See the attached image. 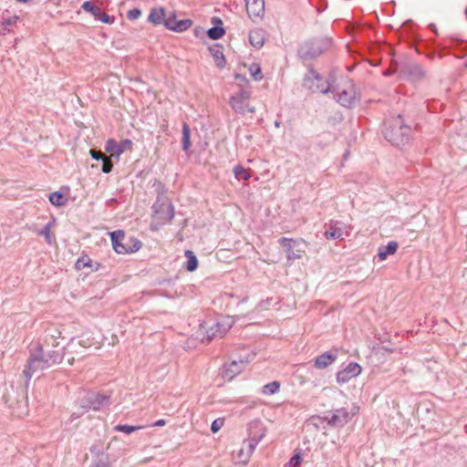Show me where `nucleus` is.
<instances>
[{
	"mask_svg": "<svg viewBox=\"0 0 467 467\" xmlns=\"http://www.w3.org/2000/svg\"><path fill=\"white\" fill-rule=\"evenodd\" d=\"M49 202L57 207L63 206L67 202V197L61 192H54L49 194Z\"/></svg>",
	"mask_w": 467,
	"mask_h": 467,
	"instance_id": "cd10ccee",
	"label": "nucleus"
},
{
	"mask_svg": "<svg viewBox=\"0 0 467 467\" xmlns=\"http://www.w3.org/2000/svg\"><path fill=\"white\" fill-rule=\"evenodd\" d=\"M112 247L117 254H132L139 251L141 242L133 236L127 237L123 230H117L109 234Z\"/></svg>",
	"mask_w": 467,
	"mask_h": 467,
	"instance_id": "423d86ee",
	"label": "nucleus"
},
{
	"mask_svg": "<svg viewBox=\"0 0 467 467\" xmlns=\"http://www.w3.org/2000/svg\"><path fill=\"white\" fill-rule=\"evenodd\" d=\"M430 27L433 28L435 31H436V27H435V25H430Z\"/></svg>",
	"mask_w": 467,
	"mask_h": 467,
	"instance_id": "e2e57ef3",
	"label": "nucleus"
},
{
	"mask_svg": "<svg viewBox=\"0 0 467 467\" xmlns=\"http://www.w3.org/2000/svg\"><path fill=\"white\" fill-rule=\"evenodd\" d=\"M280 382L274 380L270 383L265 384L262 389V393L265 395H273L279 391Z\"/></svg>",
	"mask_w": 467,
	"mask_h": 467,
	"instance_id": "473e14b6",
	"label": "nucleus"
},
{
	"mask_svg": "<svg viewBox=\"0 0 467 467\" xmlns=\"http://www.w3.org/2000/svg\"><path fill=\"white\" fill-rule=\"evenodd\" d=\"M452 42H455L456 45H462V43H461L460 41H458L457 39L456 40H452Z\"/></svg>",
	"mask_w": 467,
	"mask_h": 467,
	"instance_id": "bf43d9fd",
	"label": "nucleus"
},
{
	"mask_svg": "<svg viewBox=\"0 0 467 467\" xmlns=\"http://www.w3.org/2000/svg\"><path fill=\"white\" fill-rule=\"evenodd\" d=\"M49 340L51 341V349L48 348L50 344L47 340H46V345L36 342L29 348V358L23 370L26 384L36 371L43 370L62 361L65 355L64 348L58 347V343L56 342L53 336L49 337Z\"/></svg>",
	"mask_w": 467,
	"mask_h": 467,
	"instance_id": "f257e3e1",
	"label": "nucleus"
},
{
	"mask_svg": "<svg viewBox=\"0 0 467 467\" xmlns=\"http://www.w3.org/2000/svg\"><path fill=\"white\" fill-rule=\"evenodd\" d=\"M8 26H3L2 25V28H0V30L3 32V34H5V32L7 30V27Z\"/></svg>",
	"mask_w": 467,
	"mask_h": 467,
	"instance_id": "4d7b16f0",
	"label": "nucleus"
},
{
	"mask_svg": "<svg viewBox=\"0 0 467 467\" xmlns=\"http://www.w3.org/2000/svg\"><path fill=\"white\" fill-rule=\"evenodd\" d=\"M224 424V419L223 418H218L214 420L211 425V431L213 433L218 432Z\"/></svg>",
	"mask_w": 467,
	"mask_h": 467,
	"instance_id": "a19ab883",
	"label": "nucleus"
},
{
	"mask_svg": "<svg viewBox=\"0 0 467 467\" xmlns=\"http://www.w3.org/2000/svg\"><path fill=\"white\" fill-rule=\"evenodd\" d=\"M228 329L229 327H226L223 324L210 319L200 325L199 334L202 337V341L206 340L207 342H211L216 337H223Z\"/></svg>",
	"mask_w": 467,
	"mask_h": 467,
	"instance_id": "9d476101",
	"label": "nucleus"
},
{
	"mask_svg": "<svg viewBox=\"0 0 467 467\" xmlns=\"http://www.w3.org/2000/svg\"><path fill=\"white\" fill-rule=\"evenodd\" d=\"M261 433H264L265 434V429L264 427L262 426V431H259L258 429H254V435H256V436H259Z\"/></svg>",
	"mask_w": 467,
	"mask_h": 467,
	"instance_id": "864d4df0",
	"label": "nucleus"
},
{
	"mask_svg": "<svg viewBox=\"0 0 467 467\" xmlns=\"http://www.w3.org/2000/svg\"><path fill=\"white\" fill-rule=\"evenodd\" d=\"M248 38H249V42L250 44L259 49L261 48L264 44H265V31L262 28H254V29H252L250 32H249V36H248Z\"/></svg>",
	"mask_w": 467,
	"mask_h": 467,
	"instance_id": "5701e85b",
	"label": "nucleus"
},
{
	"mask_svg": "<svg viewBox=\"0 0 467 467\" xmlns=\"http://www.w3.org/2000/svg\"><path fill=\"white\" fill-rule=\"evenodd\" d=\"M403 78L411 82L421 81L426 78V70L417 63H407L400 67Z\"/></svg>",
	"mask_w": 467,
	"mask_h": 467,
	"instance_id": "ddd939ff",
	"label": "nucleus"
},
{
	"mask_svg": "<svg viewBox=\"0 0 467 467\" xmlns=\"http://www.w3.org/2000/svg\"><path fill=\"white\" fill-rule=\"evenodd\" d=\"M90 452L93 454V455H96L97 458H100V457H105L106 455L104 454V451L102 450V447L100 445H98V444H94L90 447L89 449Z\"/></svg>",
	"mask_w": 467,
	"mask_h": 467,
	"instance_id": "c03bdc74",
	"label": "nucleus"
},
{
	"mask_svg": "<svg viewBox=\"0 0 467 467\" xmlns=\"http://www.w3.org/2000/svg\"><path fill=\"white\" fill-rule=\"evenodd\" d=\"M82 9L85 12L91 14L96 19L99 20L104 24L111 25L115 18L106 13H103L98 5H95L91 1H85L82 5Z\"/></svg>",
	"mask_w": 467,
	"mask_h": 467,
	"instance_id": "2eb2a0df",
	"label": "nucleus"
},
{
	"mask_svg": "<svg viewBox=\"0 0 467 467\" xmlns=\"http://www.w3.org/2000/svg\"><path fill=\"white\" fill-rule=\"evenodd\" d=\"M53 225V222H49L47 223L40 231L37 232V234L40 236H44L46 242L50 244L52 243V236L50 233V229Z\"/></svg>",
	"mask_w": 467,
	"mask_h": 467,
	"instance_id": "c9c22d12",
	"label": "nucleus"
},
{
	"mask_svg": "<svg viewBox=\"0 0 467 467\" xmlns=\"http://www.w3.org/2000/svg\"><path fill=\"white\" fill-rule=\"evenodd\" d=\"M411 21L410 20H408V21H405V23L403 24V26H407L409 23H410Z\"/></svg>",
	"mask_w": 467,
	"mask_h": 467,
	"instance_id": "680f3d73",
	"label": "nucleus"
},
{
	"mask_svg": "<svg viewBox=\"0 0 467 467\" xmlns=\"http://www.w3.org/2000/svg\"><path fill=\"white\" fill-rule=\"evenodd\" d=\"M141 16V10L139 8H133L128 11L127 17L130 20H136Z\"/></svg>",
	"mask_w": 467,
	"mask_h": 467,
	"instance_id": "a18cd8bd",
	"label": "nucleus"
},
{
	"mask_svg": "<svg viewBox=\"0 0 467 467\" xmlns=\"http://www.w3.org/2000/svg\"><path fill=\"white\" fill-rule=\"evenodd\" d=\"M166 424V421L165 420H158L157 421H155L152 426H156V427H161V426H164Z\"/></svg>",
	"mask_w": 467,
	"mask_h": 467,
	"instance_id": "3c124183",
	"label": "nucleus"
},
{
	"mask_svg": "<svg viewBox=\"0 0 467 467\" xmlns=\"http://www.w3.org/2000/svg\"><path fill=\"white\" fill-rule=\"evenodd\" d=\"M192 25V19H182L177 20L175 12H171L167 16V21L165 23V27L169 30L174 32H184L188 28H190Z\"/></svg>",
	"mask_w": 467,
	"mask_h": 467,
	"instance_id": "dca6fc26",
	"label": "nucleus"
},
{
	"mask_svg": "<svg viewBox=\"0 0 467 467\" xmlns=\"http://www.w3.org/2000/svg\"><path fill=\"white\" fill-rule=\"evenodd\" d=\"M411 133V126L405 122L401 114L386 123L383 130L384 138L398 148L410 143Z\"/></svg>",
	"mask_w": 467,
	"mask_h": 467,
	"instance_id": "f03ea898",
	"label": "nucleus"
},
{
	"mask_svg": "<svg viewBox=\"0 0 467 467\" xmlns=\"http://www.w3.org/2000/svg\"><path fill=\"white\" fill-rule=\"evenodd\" d=\"M399 247V244L395 241H390L387 245H381L378 250V257L380 261L385 260L388 255L394 254Z\"/></svg>",
	"mask_w": 467,
	"mask_h": 467,
	"instance_id": "b1692460",
	"label": "nucleus"
},
{
	"mask_svg": "<svg viewBox=\"0 0 467 467\" xmlns=\"http://www.w3.org/2000/svg\"><path fill=\"white\" fill-rule=\"evenodd\" d=\"M67 361H68V363H69L70 365H72V364H73V361H74V358H68V359H67Z\"/></svg>",
	"mask_w": 467,
	"mask_h": 467,
	"instance_id": "13d9d810",
	"label": "nucleus"
},
{
	"mask_svg": "<svg viewBox=\"0 0 467 467\" xmlns=\"http://www.w3.org/2000/svg\"><path fill=\"white\" fill-rule=\"evenodd\" d=\"M462 52H463V53L467 54V48H466V47H462Z\"/></svg>",
	"mask_w": 467,
	"mask_h": 467,
	"instance_id": "052dcab7",
	"label": "nucleus"
},
{
	"mask_svg": "<svg viewBox=\"0 0 467 467\" xmlns=\"http://www.w3.org/2000/svg\"><path fill=\"white\" fill-rule=\"evenodd\" d=\"M258 429L262 431V423L260 420H252L248 424V439L244 440L242 447L238 451L237 457L239 459L240 463H247L252 453L254 452L255 447L258 442L263 439L264 433H261L259 436L254 435V430Z\"/></svg>",
	"mask_w": 467,
	"mask_h": 467,
	"instance_id": "39448f33",
	"label": "nucleus"
},
{
	"mask_svg": "<svg viewBox=\"0 0 467 467\" xmlns=\"http://www.w3.org/2000/svg\"><path fill=\"white\" fill-rule=\"evenodd\" d=\"M89 154L90 157L96 161H102L105 157H107L105 153H103L100 150L97 149H91L89 150Z\"/></svg>",
	"mask_w": 467,
	"mask_h": 467,
	"instance_id": "37998d69",
	"label": "nucleus"
},
{
	"mask_svg": "<svg viewBox=\"0 0 467 467\" xmlns=\"http://www.w3.org/2000/svg\"><path fill=\"white\" fill-rule=\"evenodd\" d=\"M322 84H325L323 79H322V82H317V80H314V86H317V85L320 86Z\"/></svg>",
	"mask_w": 467,
	"mask_h": 467,
	"instance_id": "6e6d98bb",
	"label": "nucleus"
},
{
	"mask_svg": "<svg viewBox=\"0 0 467 467\" xmlns=\"http://www.w3.org/2000/svg\"><path fill=\"white\" fill-rule=\"evenodd\" d=\"M335 98L337 101L345 108H353L356 104V92L354 90V85L351 81H348V88L336 89Z\"/></svg>",
	"mask_w": 467,
	"mask_h": 467,
	"instance_id": "f8f14e48",
	"label": "nucleus"
},
{
	"mask_svg": "<svg viewBox=\"0 0 467 467\" xmlns=\"http://www.w3.org/2000/svg\"><path fill=\"white\" fill-rule=\"evenodd\" d=\"M215 65L219 68H223L226 65V59L223 55V47L221 44H213L208 47Z\"/></svg>",
	"mask_w": 467,
	"mask_h": 467,
	"instance_id": "412c9836",
	"label": "nucleus"
},
{
	"mask_svg": "<svg viewBox=\"0 0 467 467\" xmlns=\"http://www.w3.org/2000/svg\"><path fill=\"white\" fill-rule=\"evenodd\" d=\"M330 42L326 38L309 39L298 47V57L303 60L315 59L325 52Z\"/></svg>",
	"mask_w": 467,
	"mask_h": 467,
	"instance_id": "0eeeda50",
	"label": "nucleus"
},
{
	"mask_svg": "<svg viewBox=\"0 0 467 467\" xmlns=\"http://www.w3.org/2000/svg\"><path fill=\"white\" fill-rule=\"evenodd\" d=\"M101 161H102L101 171L104 173H109L112 171L113 165H114L112 161L109 158L105 157Z\"/></svg>",
	"mask_w": 467,
	"mask_h": 467,
	"instance_id": "ea45409f",
	"label": "nucleus"
},
{
	"mask_svg": "<svg viewBox=\"0 0 467 467\" xmlns=\"http://www.w3.org/2000/svg\"><path fill=\"white\" fill-rule=\"evenodd\" d=\"M211 23L213 27L207 30V36L212 40L221 39L226 33L222 18L219 16H213L211 18Z\"/></svg>",
	"mask_w": 467,
	"mask_h": 467,
	"instance_id": "6ab92c4d",
	"label": "nucleus"
},
{
	"mask_svg": "<svg viewBox=\"0 0 467 467\" xmlns=\"http://www.w3.org/2000/svg\"><path fill=\"white\" fill-rule=\"evenodd\" d=\"M246 112L254 113L255 112L254 107H249V105L247 104Z\"/></svg>",
	"mask_w": 467,
	"mask_h": 467,
	"instance_id": "5fc2aeb1",
	"label": "nucleus"
},
{
	"mask_svg": "<svg viewBox=\"0 0 467 467\" xmlns=\"http://www.w3.org/2000/svg\"><path fill=\"white\" fill-rule=\"evenodd\" d=\"M110 396L99 392L88 391L81 400L80 407L86 411L99 410L110 405Z\"/></svg>",
	"mask_w": 467,
	"mask_h": 467,
	"instance_id": "9b49d317",
	"label": "nucleus"
},
{
	"mask_svg": "<svg viewBox=\"0 0 467 467\" xmlns=\"http://www.w3.org/2000/svg\"><path fill=\"white\" fill-rule=\"evenodd\" d=\"M234 96H236L240 99H243L246 101H249V99L251 98V91L248 89H245L244 88H241L239 92L237 94H235Z\"/></svg>",
	"mask_w": 467,
	"mask_h": 467,
	"instance_id": "de8ad7c7",
	"label": "nucleus"
},
{
	"mask_svg": "<svg viewBox=\"0 0 467 467\" xmlns=\"http://www.w3.org/2000/svg\"><path fill=\"white\" fill-rule=\"evenodd\" d=\"M337 358V350H329L318 355L314 359V367L317 369L327 368L329 365L334 363Z\"/></svg>",
	"mask_w": 467,
	"mask_h": 467,
	"instance_id": "a211bd4d",
	"label": "nucleus"
},
{
	"mask_svg": "<svg viewBox=\"0 0 467 467\" xmlns=\"http://www.w3.org/2000/svg\"><path fill=\"white\" fill-rule=\"evenodd\" d=\"M322 76L316 71L314 68H309L308 72L306 74L303 79V87L313 93L321 92L322 94H327L329 92L334 93L336 89L338 88L336 86V74L335 72H330L324 81L325 84L320 86H314V80L317 82H322Z\"/></svg>",
	"mask_w": 467,
	"mask_h": 467,
	"instance_id": "20e7f679",
	"label": "nucleus"
},
{
	"mask_svg": "<svg viewBox=\"0 0 467 467\" xmlns=\"http://www.w3.org/2000/svg\"><path fill=\"white\" fill-rule=\"evenodd\" d=\"M248 362L247 358H240L239 360H233L231 363L223 365L221 372L222 377L228 381L232 380L244 369Z\"/></svg>",
	"mask_w": 467,
	"mask_h": 467,
	"instance_id": "4468645a",
	"label": "nucleus"
},
{
	"mask_svg": "<svg viewBox=\"0 0 467 467\" xmlns=\"http://www.w3.org/2000/svg\"><path fill=\"white\" fill-rule=\"evenodd\" d=\"M278 244L284 249L286 258L289 261H294L296 259L302 258L303 254L306 253V248L307 246L306 242L302 239H293L287 237H281L278 240Z\"/></svg>",
	"mask_w": 467,
	"mask_h": 467,
	"instance_id": "1a4fd4ad",
	"label": "nucleus"
},
{
	"mask_svg": "<svg viewBox=\"0 0 467 467\" xmlns=\"http://www.w3.org/2000/svg\"><path fill=\"white\" fill-rule=\"evenodd\" d=\"M433 56L434 55L432 53L431 54H428V57H433Z\"/></svg>",
	"mask_w": 467,
	"mask_h": 467,
	"instance_id": "69168bd1",
	"label": "nucleus"
},
{
	"mask_svg": "<svg viewBox=\"0 0 467 467\" xmlns=\"http://www.w3.org/2000/svg\"><path fill=\"white\" fill-rule=\"evenodd\" d=\"M361 370L362 368L358 363L350 362L344 369L337 373V382L338 384L347 383L350 379L359 375Z\"/></svg>",
	"mask_w": 467,
	"mask_h": 467,
	"instance_id": "f3484780",
	"label": "nucleus"
},
{
	"mask_svg": "<svg viewBox=\"0 0 467 467\" xmlns=\"http://www.w3.org/2000/svg\"><path fill=\"white\" fill-rule=\"evenodd\" d=\"M348 156V151H347L345 154H344V159H347V157Z\"/></svg>",
	"mask_w": 467,
	"mask_h": 467,
	"instance_id": "0e129e2a",
	"label": "nucleus"
},
{
	"mask_svg": "<svg viewBox=\"0 0 467 467\" xmlns=\"http://www.w3.org/2000/svg\"><path fill=\"white\" fill-rule=\"evenodd\" d=\"M358 412V407H353L351 410H348L344 407L331 410L325 413L327 426L329 428L340 429L348 424Z\"/></svg>",
	"mask_w": 467,
	"mask_h": 467,
	"instance_id": "6e6552de",
	"label": "nucleus"
},
{
	"mask_svg": "<svg viewBox=\"0 0 467 467\" xmlns=\"http://www.w3.org/2000/svg\"><path fill=\"white\" fill-rule=\"evenodd\" d=\"M100 266H101V265L99 263L92 261V266H88V267L90 268L91 272H96L99 269Z\"/></svg>",
	"mask_w": 467,
	"mask_h": 467,
	"instance_id": "8fccbe9b",
	"label": "nucleus"
},
{
	"mask_svg": "<svg viewBox=\"0 0 467 467\" xmlns=\"http://www.w3.org/2000/svg\"><path fill=\"white\" fill-rule=\"evenodd\" d=\"M235 79L240 81H247L246 78L241 74H235Z\"/></svg>",
	"mask_w": 467,
	"mask_h": 467,
	"instance_id": "603ef678",
	"label": "nucleus"
},
{
	"mask_svg": "<svg viewBox=\"0 0 467 467\" xmlns=\"http://www.w3.org/2000/svg\"><path fill=\"white\" fill-rule=\"evenodd\" d=\"M106 152L110 154V157L119 159L122 154L119 144L114 139H109L105 144Z\"/></svg>",
	"mask_w": 467,
	"mask_h": 467,
	"instance_id": "a878e982",
	"label": "nucleus"
},
{
	"mask_svg": "<svg viewBox=\"0 0 467 467\" xmlns=\"http://www.w3.org/2000/svg\"><path fill=\"white\" fill-rule=\"evenodd\" d=\"M275 126L278 127L279 126V122L278 121H275Z\"/></svg>",
	"mask_w": 467,
	"mask_h": 467,
	"instance_id": "338daca9",
	"label": "nucleus"
},
{
	"mask_svg": "<svg viewBox=\"0 0 467 467\" xmlns=\"http://www.w3.org/2000/svg\"><path fill=\"white\" fill-rule=\"evenodd\" d=\"M233 172L235 178L239 181H248L251 174L248 170L244 169L242 165L238 164L234 167Z\"/></svg>",
	"mask_w": 467,
	"mask_h": 467,
	"instance_id": "7c9ffc66",
	"label": "nucleus"
},
{
	"mask_svg": "<svg viewBox=\"0 0 467 467\" xmlns=\"http://www.w3.org/2000/svg\"><path fill=\"white\" fill-rule=\"evenodd\" d=\"M246 100L240 99L236 96H232L230 99V105L232 109L238 114L244 115L247 108Z\"/></svg>",
	"mask_w": 467,
	"mask_h": 467,
	"instance_id": "393cba45",
	"label": "nucleus"
},
{
	"mask_svg": "<svg viewBox=\"0 0 467 467\" xmlns=\"http://www.w3.org/2000/svg\"><path fill=\"white\" fill-rule=\"evenodd\" d=\"M411 47L417 51V53L420 54L422 53V49L425 47V44L421 40L415 37L412 40Z\"/></svg>",
	"mask_w": 467,
	"mask_h": 467,
	"instance_id": "49530a36",
	"label": "nucleus"
},
{
	"mask_svg": "<svg viewBox=\"0 0 467 467\" xmlns=\"http://www.w3.org/2000/svg\"><path fill=\"white\" fill-rule=\"evenodd\" d=\"M89 467H112V465L109 462V456L106 455L105 457L96 458L93 460Z\"/></svg>",
	"mask_w": 467,
	"mask_h": 467,
	"instance_id": "4c0bfd02",
	"label": "nucleus"
},
{
	"mask_svg": "<svg viewBox=\"0 0 467 467\" xmlns=\"http://www.w3.org/2000/svg\"><path fill=\"white\" fill-rule=\"evenodd\" d=\"M343 235V230L337 227L335 224H330L329 228L325 232L327 239H339Z\"/></svg>",
	"mask_w": 467,
	"mask_h": 467,
	"instance_id": "2f4dec72",
	"label": "nucleus"
},
{
	"mask_svg": "<svg viewBox=\"0 0 467 467\" xmlns=\"http://www.w3.org/2000/svg\"><path fill=\"white\" fill-rule=\"evenodd\" d=\"M302 462V454L300 451H295L294 455L290 458L288 465L290 467H299Z\"/></svg>",
	"mask_w": 467,
	"mask_h": 467,
	"instance_id": "58836bf2",
	"label": "nucleus"
},
{
	"mask_svg": "<svg viewBox=\"0 0 467 467\" xmlns=\"http://www.w3.org/2000/svg\"><path fill=\"white\" fill-rule=\"evenodd\" d=\"M247 15L250 18L262 17L265 14V0H244Z\"/></svg>",
	"mask_w": 467,
	"mask_h": 467,
	"instance_id": "aec40b11",
	"label": "nucleus"
},
{
	"mask_svg": "<svg viewBox=\"0 0 467 467\" xmlns=\"http://www.w3.org/2000/svg\"><path fill=\"white\" fill-rule=\"evenodd\" d=\"M119 147L121 149L122 153L124 151H126V150H132L133 142L130 139L122 140H120L119 142Z\"/></svg>",
	"mask_w": 467,
	"mask_h": 467,
	"instance_id": "79ce46f5",
	"label": "nucleus"
},
{
	"mask_svg": "<svg viewBox=\"0 0 467 467\" xmlns=\"http://www.w3.org/2000/svg\"><path fill=\"white\" fill-rule=\"evenodd\" d=\"M143 426L138 425V426H132L128 424H118L113 427V430L115 431L123 432L126 434H130L135 431L142 429Z\"/></svg>",
	"mask_w": 467,
	"mask_h": 467,
	"instance_id": "72a5a7b5",
	"label": "nucleus"
},
{
	"mask_svg": "<svg viewBox=\"0 0 467 467\" xmlns=\"http://www.w3.org/2000/svg\"><path fill=\"white\" fill-rule=\"evenodd\" d=\"M182 149L183 151L187 152L191 146V130L189 125L186 122H183L182 124Z\"/></svg>",
	"mask_w": 467,
	"mask_h": 467,
	"instance_id": "bb28decb",
	"label": "nucleus"
},
{
	"mask_svg": "<svg viewBox=\"0 0 467 467\" xmlns=\"http://www.w3.org/2000/svg\"><path fill=\"white\" fill-rule=\"evenodd\" d=\"M167 16L164 7H154L150 12L148 21L154 26L163 25L165 26Z\"/></svg>",
	"mask_w": 467,
	"mask_h": 467,
	"instance_id": "4be33fe9",
	"label": "nucleus"
},
{
	"mask_svg": "<svg viewBox=\"0 0 467 467\" xmlns=\"http://www.w3.org/2000/svg\"><path fill=\"white\" fill-rule=\"evenodd\" d=\"M249 71L254 80H261L264 77L259 64L253 63L249 67Z\"/></svg>",
	"mask_w": 467,
	"mask_h": 467,
	"instance_id": "e433bc0d",
	"label": "nucleus"
},
{
	"mask_svg": "<svg viewBox=\"0 0 467 467\" xmlns=\"http://www.w3.org/2000/svg\"><path fill=\"white\" fill-rule=\"evenodd\" d=\"M19 19V17L17 16H14L13 17H9V18H6V19H4L3 21V26H12L14 25L17 20Z\"/></svg>",
	"mask_w": 467,
	"mask_h": 467,
	"instance_id": "09e8293b",
	"label": "nucleus"
},
{
	"mask_svg": "<svg viewBox=\"0 0 467 467\" xmlns=\"http://www.w3.org/2000/svg\"><path fill=\"white\" fill-rule=\"evenodd\" d=\"M308 422L312 424L317 430H326L327 429V420L324 416L320 415H313L308 419Z\"/></svg>",
	"mask_w": 467,
	"mask_h": 467,
	"instance_id": "c756f323",
	"label": "nucleus"
},
{
	"mask_svg": "<svg viewBox=\"0 0 467 467\" xmlns=\"http://www.w3.org/2000/svg\"><path fill=\"white\" fill-rule=\"evenodd\" d=\"M151 209L153 212V221L156 222V224L153 223L150 224V229L153 231H157L165 223H171L174 217V206L163 193L158 194Z\"/></svg>",
	"mask_w": 467,
	"mask_h": 467,
	"instance_id": "7ed1b4c3",
	"label": "nucleus"
},
{
	"mask_svg": "<svg viewBox=\"0 0 467 467\" xmlns=\"http://www.w3.org/2000/svg\"><path fill=\"white\" fill-rule=\"evenodd\" d=\"M88 266H92V260L86 254L80 256L75 264L77 270H82Z\"/></svg>",
	"mask_w": 467,
	"mask_h": 467,
	"instance_id": "f704fd0d",
	"label": "nucleus"
},
{
	"mask_svg": "<svg viewBox=\"0 0 467 467\" xmlns=\"http://www.w3.org/2000/svg\"><path fill=\"white\" fill-rule=\"evenodd\" d=\"M185 257L187 258L186 266H185L186 270L189 272L195 271L198 267L199 262H198V259H197L196 255L194 254V253L192 250H186Z\"/></svg>",
	"mask_w": 467,
	"mask_h": 467,
	"instance_id": "c85d7f7f",
	"label": "nucleus"
}]
</instances>
